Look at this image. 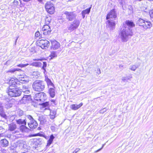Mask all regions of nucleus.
Segmentation results:
<instances>
[{
  "instance_id": "6e6d98bb",
  "label": "nucleus",
  "mask_w": 153,
  "mask_h": 153,
  "mask_svg": "<svg viewBox=\"0 0 153 153\" xmlns=\"http://www.w3.org/2000/svg\"><path fill=\"white\" fill-rule=\"evenodd\" d=\"M42 69L43 70V73L45 74V75H46L47 74V72L45 68H44V69Z\"/></svg>"
},
{
  "instance_id": "f257e3e1",
  "label": "nucleus",
  "mask_w": 153,
  "mask_h": 153,
  "mask_svg": "<svg viewBox=\"0 0 153 153\" xmlns=\"http://www.w3.org/2000/svg\"><path fill=\"white\" fill-rule=\"evenodd\" d=\"M117 17L116 11L114 9L110 10L106 16V19L108 26L110 27L115 26L116 25L115 22L113 21Z\"/></svg>"
},
{
  "instance_id": "de8ad7c7",
  "label": "nucleus",
  "mask_w": 153,
  "mask_h": 153,
  "mask_svg": "<svg viewBox=\"0 0 153 153\" xmlns=\"http://www.w3.org/2000/svg\"><path fill=\"white\" fill-rule=\"evenodd\" d=\"M137 68L136 66L133 65L132 66L131 68V69L133 71H134Z\"/></svg>"
},
{
  "instance_id": "1a4fd4ad",
  "label": "nucleus",
  "mask_w": 153,
  "mask_h": 153,
  "mask_svg": "<svg viewBox=\"0 0 153 153\" xmlns=\"http://www.w3.org/2000/svg\"><path fill=\"white\" fill-rule=\"evenodd\" d=\"M64 14L66 15L67 19L69 21H72L75 19L76 15L73 12H68L66 11Z\"/></svg>"
},
{
  "instance_id": "13d9d810",
  "label": "nucleus",
  "mask_w": 153,
  "mask_h": 153,
  "mask_svg": "<svg viewBox=\"0 0 153 153\" xmlns=\"http://www.w3.org/2000/svg\"><path fill=\"white\" fill-rule=\"evenodd\" d=\"M23 1H24V2H28V1H30L31 0H22Z\"/></svg>"
},
{
  "instance_id": "2eb2a0df",
  "label": "nucleus",
  "mask_w": 153,
  "mask_h": 153,
  "mask_svg": "<svg viewBox=\"0 0 153 153\" xmlns=\"http://www.w3.org/2000/svg\"><path fill=\"white\" fill-rule=\"evenodd\" d=\"M19 146H22V149H23V150L26 152L28 151V149H29V147L27 146V145L26 144V143L23 141H20L19 143Z\"/></svg>"
},
{
  "instance_id": "5701e85b",
  "label": "nucleus",
  "mask_w": 153,
  "mask_h": 153,
  "mask_svg": "<svg viewBox=\"0 0 153 153\" xmlns=\"http://www.w3.org/2000/svg\"><path fill=\"white\" fill-rule=\"evenodd\" d=\"M45 80L46 82L47 85L48 86H51L55 88L54 85L50 79H49L48 77H45Z\"/></svg>"
},
{
  "instance_id": "4be33fe9",
  "label": "nucleus",
  "mask_w": 153,
  "mask_h": 153,
  "mask_svg": "<svg viewBox=\"0 0 153 153\" xmlns=\"http://www.w3.org/2000/svg\"><path fill=\"white\" fill-rule=\"evenodd\" d=\"M16 115L19 117H21L25 114V112L20 109H18L16 110Z\"/></svg>"
},
{
  "instance_id": "5fc2aeb1",
  "label": "nucleus",
  "mask_w": 153,
  "mask_h": 153,
  "mask_svg": "<svg viewBox=\"0 0 153 153\" xmlns=\"http://www.w3.org/2000/svg\"><path fill=\"white\" fill-rule=\"evenodd\" d=\"M47 19L48 18H47V19H45V22L46 24H48L50 22V21L48 19V20Z\"/></svg>"
},
{
  "instance_id": "dca6fc26",
  "label": "nucleus",
  "mask_w": 153,
  "mask_h": 153,
  "mask_svg": "<svg viewBox=\"0 0 153 153\" xmlns=\"http://www.w3.org/2000/svg\"><path fill=\"white\" fill-rule=\"evenodd\" d=\"M1 145L3 147H6L8 146L9 142L6 139H4L0 140Z\"/></svg>"
},
{
  "instance_id": "09e8293b",
  "label": "nucleus",
  "mask_w": 153,
  "mask_h": 153,
  "mask_svg": "<svg viewBox=\"0 0 153 153\" xmlns=\"http://www.w3.org/2000/svg\"><path fill=\"white\" fill-rule=\"evenodd\" d=\"M101 73V71H100V69H97V74H100Z\"/></svg>"
},
{
  "instance_id": "9d476101",
  "label": "nucleus",
  "mask_w": 153,
  "mask_h": 153,
  "mask_svg": "<svg viewBox=\"0 0 153 153\" xmlns=\"http://www.w3.org/2000/svg\"><path fill=\"white\" fill-rule=\"evenodd\" d=\"M31 98L30 95H24L20 100L21 103L25 104L31 101Z\"/></svg>"
},
{
  "instance_id": "39448f33",
  "label": "nucleus",
  "mask_w": 153,
  "mask_h": 153,
  "mask_svg": "<svg viewBox=\"0 0 153 153\" xmlns=\"http://www.w3.org/2000/svg\"><path fill=\"white\" fill-rule=\"evenodd\" d=\"M7 92L9 96L14 97H19L22 93L21 90L17 88H8Z\"/></svg>"
},
{
  "instance_id": "473e14b6",
  "label": "nucleus",
  "mask_w": 153,
  "mask_h": 153,
  "mask_svg": "<svg viewBox=\"0 0 153 153\" xmlns=\"http://www.w3.org/2000/svg\"><path fill=\"white\" fill-rule=\"evenodd\" d=\"M2 98L4 100L5 104H8L10 100L8 98L7 96H4L2 97Z\"/></svg>"
},
{
  "instance_id": "c03bdc74",
  "label": "nucleus",
  "mask_w": 153,
  "mask_h": 153,
  "mask_svg": "<svg viewBox=\"0 0 153 153\" xmlns=\"http://www.w3.org/2000/svg\"><path fill=\"white\" fill-rule=\"evenodd\" d=\"M13 3L15 6H16L17 5H18L19 3V2L18 1L16 0H14L13 1Z\"/></svg>"
},
{
  "instance_id": "9b49d317",
  "label": "nucleus",
  "mask_w": 153,
  "mask_h": 153,
  "mask_svg": "<svg viewBox=\"0 0 153 153\" xmlns=\"http://www.w3.org/2000/svg\"><path fill=\"white\" fill-rule=\"evenodd\" d=\"M8 127L9 130L11 132L13 131L12 132L13 134L19 133L18 131L15 130L17 128V126L16 124L13 123L10 124L9 125Z\"/></svg>"
},
{
  "instance_id": "3c124183",
  "label": "nucleus",
  "mask_w": 153,
  "mask_h": 153,
  "mask_svg": "<svg viewBox=\"0 0 153 153\" xmlns=\"http://www.w3.org/2000/svg\"><path fill=\"white\" fill-rule=\"evenodd\" d=\"M82 105L83 103H81L79 104L78 105H77V109L80 108V107H81V106H82Z\"/></svg>"
},
{
  "instance_id": "69168bd1",
  "label": "nucleus",
  "mask_w": 153,
  "mask_h": 153,
  "mask_svg": "<svg viewBox=\"0 0 153 153\" xmlns=\"http://www.w3.org/2000/svg\"><path fill=\"white\" fill-rule=\"evenodd\" d=\"M149 1H153V0H149Z\"/></svg>"
},
{
  "instance_id": "e2e57ef3",
  "label": "nucleus",
  "mask_w": 153,
  "mask_h": 153,
  "mask_svg": "<svg viewBox=\"0 0 153 153\" xmlns=\"http://www.w3.org/2000/svg\"><path fill=\"white\" fill-rule=\"evenodd\" d=\"M33 60H34V61H35V60H39V59H34Z\"/></svg>"
},
{
  "instance_id": "412c9836",
  "label": "nucleus",
  "mask_w": 153,
  "mask_h": 153,
  "mask_svg": "<svg viewBox=\"0 0 153 153\" xmlns=\"http://www.w3.org/2000/svg\"><path fill=\"white\" fill-rule=\"evenodd\" d=\"M19 82L22 83H25L29 82L28 78L27 77H21L19 78Z\"/></svg>"
},
{
  "instance_id": "864d4df0",
  "label": "nucleus",
  "mask_w": 153,
  "mask_h": 153,
  "mask_svg": "<svg viewBox=\"0 0 153 153\" xmlns=\"http://www.w3.org/2000/svg\"><path fill=\"white\" fill-rule=\"evenodd\" d=\"M0 130H1V132H2L4 131L5 129L2 126H0Z\"/></svg>"
},
{
  "instance_id": "bf43d9fd",
  "label": "nucleus",
  "mask_w": 153,
  "mask_h": 153,
  "mask_svg": "<svg viewBox=\"0 0 153 153\" xmlns=\"http://www.w3.org/2000/svg\"><path fill=\"white\" fill-rule=\"evenodd\" d=\"M18 37L17 39H16V41H15V45H16V42H17V40L18 39Z\"/></svg>"
},
{
  "instance_id": "c9c22d12",
  "label": "nucleus",
  "mask_w": 153,
  "mask_h": 153,
  "mask_svg": "<svg viewBox=\"0 0 153 153\" xmlns=\"http://www.w3.org/2000/svg\"><path fill=\"white\" fill-rule=\"evenodd\" d=\"M51 30L50 26L47 24H46L44 26V27L42 28V30Z\"/></svg>"
},
{
  "instance_id": "aec40b11",
  "label": "nucleus",
  "mask_w": 153,
  "mask_h": 153,
  "mask_svg": "<svg viewBox=\"0 0 153 153\" xmlns=\"http://www.w3.org/2000/svg\"><path fill=\"white\" fill-rule=\"evenodd\" d=\"M55 137L53 134H51L50 135L49 139L47 141L46 147H49L50 145L52 143Z\"/></svg>"
},
{
  "instance_id": "f3484780",
  "label": "nucleus",
  "mask_w": 153,
  "mask_h": 153,
  "mask_svg": "<svg viewBox=\"0 0 153 153\" xmlns=\"http://www.w3.org/2000/svg\"><path fill=\"white\" fill-rule=\"evenodd\" d=\"M48 93L50 97L52 98L54 97L55 95V88L53 87L50 88L48 91Z\"/></svg>"
},
{
  "instance_id": "ddd939ff",
  "label": "nucleus",
  "mask_w": 153,
  "mask_h": 153,
  "mask_svg": "<svg viewBox=\"0 0 153 153\" xmlns=\"http://www.w3.org/2000/svg\"><path fill=\"white\" fill-rule=\"evenodd\" d=\"M29 127L33 129L36 127L38 125V123L35 120L31 122H28Z\"/></svg>"
},
{
  "instance_id": "774afa93",
  "label": "nucleus",
  "mask_w": 153,
  "mask_h": 153,
  "mask_svg": "<svg viewBox=\"0 0 153 153\" xmlns=\"http://www.w3.org/2000/svg\"><path fill=\"white\" fill-rule=\"evenodd\" d=\"M48 153H50V152H48Z\"/></svg>"
},
{
  "instance_id": "423d86ee",
  "label": "nucleus",
  "mask_w": 153,
  "mask_h": 153,
  "mask_svg": "<svg viewBox=\"0 0 153 153\" xmlns=\"http://www.w3.org/2000/svg\"><path fill=\"white\" fill-rule=\"evenodd\" d=\"M34 99L38 101L43 102L46 99V95L44 92H41L36 94L34 96Z\"/></svg>"
},
{
  "instance_id": "0eeeda50",
  "label": "nucleus",
  "mask_w": 153,
  "mask_h": 153,
  "mask_svg": "<svg viewBox=\"0 0 153 153\" xmlns=\"http://www.w3.org/2000/svg\"><path fill=\"white\" fill-rule=\"evenodd\" d=\"M45 7L47 11L49 14H52L54 12V7L53 4H52L51 2H47Z\"/></svg>"
},
{
  "instance_id": "393cba45",
  "label": "nucleus",
  "mask_w": 153,
  "mask_h": 153,
  "mask_svg": "<svg viewBox=\"0 0 153 153\" xmlns=\"http://www.w3.org/2000/svg\"><path fill=\"white\" fill-rule=\"evenodd\" d=\"M125 23L127 26L130 27H134L135 26L134 22L131 21L127 20L126 21Z\"/></svg>"
},
{
  "instance_id": "79ce46f5",
  "label": "nucleus",
  "mask_w": 153,
  "mask_h": 153,
  "mask_svg": "<svg viewBox=\"0 0 153 153\" xmlns=\"http://www.w3.org/2000/svg\"><path fill=\"white\" fill-rule=\"evenodd\" d=\"M71 107L72 109L74 110H76V106L74 104H73L71 105Z\"/></svg>"
},
{
  "instance_id": "e433bc0d",
  "label": "nucleus",
  "mask_w": 153,
  "mask_h": 153,
  "mask_svg": "<svg viewBox=\"0 0 153 153\" xmlns=\"http://www.w3.org/2000/svg\"><path fill=\"white\" fill-rule=\"evenodd\" d=\"M26 117H27V118L28 120H30L29 122H32V121L34 120V119L33 118V117L30 115H27L26 116Z\"/></svg>"
},
{
  "instance_id": "6ab92c4d",
  "label": "nucleus",
  "mask_w": 153,
  "mask_h": 153,
  "mask_svg": "<svg viewBox=\"0 0 153 153\" xmlns=\"http://www.w3.org/2000/svg\"><path fill=\"white\" fill-rule=\"evenodd\" d=\"M16 122L18 124L26 125L27 123V120L26 119H19L16 120Z\"/></svg>"
},
{
  "instance_id": "cd10ccee",
  "label": "nucleus",
  "mask_w": 153,
  "mask_h": 153,
  "mask_svg": "<svg viewBox=\"0 0 153 153\" xmlns=\"http://www.w3.org/2000/svg\"><path fill=\"white\" fill-rule=\"evenodd\" d=\"M18 84H19V82H12L11 84H9L10 86L8 88H16Z\"/></svg>"
},
{
  "instance_id": "603ef678",
  "label": "nucleus",
  "mask_w": 153,
  "mask_h": 153,
  "mask_svg": "<svg viewBox=\"0 0 153 153\" xmlns=\"http://www.w3.org/2000/svg\"><path fill=\"white\" fill-rule=\"evenodd\" d=\"M23 91L24 92L25 94H29L30 92V91L29 90L27 89H26L25 91Z\"/></svg>"
},
{
  "instance_id": "338daca9",
  "label": "nucleus",
  "mask_w": 153,
  "mask_h": 153,
  "mask_svg": "<svg viewBox=\"0 0 153 153\" xmlns=\"http://www.w3.org/2000/svg\"><path fill=\"white\" fill-rule=\"evenodd\" d=\"M52 0V1H55V0Z\"/></svg>"
},
{
  "instance_id": "7c9ffc66",
  "label": "nucleus",
  "mask_w": 153,
  "mask_h": 153,
  "mask_svg": "<svg viewBox=\"0 0 153 153\" xmlns=\"http://www.w3.org/2000/svg\"><path fill=\"white\" fill-rule=\"evenodd\" d=\"M21 70L19 68H12L10 69L7 72H10L12 73H14L16 71H21Z\"/></svg>"
},
{
  "instance_id": "58836bf2",
  "label": "nucleus",
  "mask_w": 153,
  "mask_h": 153,
  "mask_svg": "<svg viewBox=\"0 0 153 153\" xmlns=\"http://www.w3.org/2000/svg\"><path fill=\"white\" fill-rule=\"evenodd\" d=\"M149 13L150 17L153 18V9L150 10Z\"/></svg>"
},
{
  "instance_id": "b1692460",
  "label": "nucleus",
  "mask_w": 153,
  "mask_h": 153,
  "mask_svg": "<svg viewBox=\"0 0 153 153\" xmlns=\"http://www.w3.org/2000/svg\"><path fill=\"white\" fill-rule=\"evenodd\" d=\"M76 20H74V23L71 24L69 27V30L71 31H72L76 29Z\"/></svg>"
},
{
  "instance_id": "37998d69",
  "label": "nucleus",
  "mask_w": 153,
  "mask_h": 153,
  "mask_svg": "<svg viewBox=\"0 0 153 153\" xmlns=\"http://www.w3.org/2000/svg\"><path fill=\"white\" fill-rule=\"evenodd\" d=\"M35 36L36 37H39V38L41 36H40V33L39 32H37L35 34Z\"/></svg>"
},
{
  "instance_id": "0e129e2a",
  "label": "nucleus",
  "mask_w": 153,
  "mask_h": 153,
  "mask_svg": "<svg viewBox=\"0 0 153 153\" xmlns=\"http://www.w3.org/2000/svg\"><path fill=\"white\" fill-rule=\"evenodd\" d=\"M142 0H137V1H142Z\"/></svg>"
},
{
  "instance_id": "a211bd4d",
  "label": "nucleus",
  "mask_w": 153,
  "mask_h": 153,
  "mask_svg": "<svg viewBox=\"0 0 153 153\" xmlns=\"http://www.w3.org/2000/svg\"><path fill=\"white\" fill-rule=\"evenodd\" d=\"M38 120L40 122V124H44L46 121L45 116L43 115H41L39 117Z\"/></svg>"
},
{
  "instance_id": "c85d7f7f",
  "label": "nucleus",
  "mask_w": 153,
  "mask_h": 153,
  "mask_svg": "<svg viewBox=\"0 0 153 153\" xmlns=\"http://www.w3.org/2000/svg\"><path fill=\"white\" fill-rule=\"evenodd\" d=\"M25 125H22L19 127L20 130L22 132L26 131L28 129Z\"/></svg>"
},
{
  "instance_id": "a18cd8bd",
  "label": "nucleus",
  "mask_w": 153,
  "mask_h": 153,
  "mask_svg": "<svg viewBox=\"0 0 153 153\" xmlns=\"http://www.w3.org/2000/svg\"><path fill=\"white\" fill-rule=\"evenodd\" d=\"M43 65L42 68V69H44V68H45L47 66V63L46 62H43Z\"/></svg>"
},
{
  "instance_id": "20e7f679",
  "label": "nucleus",
  "mask_w": 153,
  "mask_h": 153,
  "mask_svg": "<svg viewBox=\"0 0 153 153\" xmlns=\"http://www.w3.org/2000/svg\"><path fill=\"white\" fill-rule=\"evenodd\" d=\"M119 35L120 36L122 41L125 42L127 41L129 36L132 35L133 33L131 30L126 28V27L125 29L121 30Z\"/></svg>"
},
{
  "instance_id": "6e6552de",
  "label": "nucleus",
  "mask_w": 153,
  "mask_h": 153,
  "mask_svg": "<svg viewBox=\"0 0 153 153\" xmlns=\"http://www.w3.org/2000/svg\"><path fill=\"white\" fill-rule=\"evenodd\" d=\"M49 42L46 40H41L39 41L38 45L43 49H46L49 46Z\"/></svg>"
},
{
  "instance_id": "8fccbe9b",
  "label": "nucleus",
  "mask_w": 153,
  "mask_h": 153,
  "mask_svg": "<svg viewBox=\"0 0 153 153\" xmlns=\"http://www.w3.org/2000/svg\"><path fill=\"white\" fill-rule=\"evenodd\" d=\"M103 146H104V145H103L102 146V147H101V148H100V149H97V150H96V151H95L94 152H99V151H100V150H101V149H102L103 148Z\"/></svg>"
},
{
  "instance_id": "72a5a7b5",
  "label": "nucleus",
  "mask_w": 153,
  "mask_h": 153,
  "mask_svg": "<svg viewBox=\"0 0 153 153\" xmlns=\"http://www.w3.org/2000/svg\"><path fill=\"white\" fill-rule=\"evenodd\" d=\"M43 32V34L45 35H48L51 32V30H42Z\"/></svg>"
},
{
  "instance_id": "4468645a",
  "label": "nucleus",
  "mask_w": 153,
  "mask_h": 153,
  "mask_svg": "<svg viewBox=\"0 0 153 153\" xmlns=\"http://www.w3.org/2000/svg\"><path fill=\"white\" fill-rule=\"evenodd\" d=\"M52 48L54 50L57 49L60 47L59 43L56 40H53L51 42Z\"/></svg>"
},
{
  "instance_id": "052dcab7",
  "label": "nucleus",
  "mask_w": 153,
  "mask_h": 153,
  "mask_svg": "<svg viewBox=\"0 0 153 153\" xmlns=\"http://www.w3.org/2000/svg\"><path fill=\"white\" fill-rule=\"evenodd\" d=\"M73 153H76V150L74 151Z\"/></svg>"
},
{
  "instance_id": "49530a36",
  "label": "nucleus",
  "mask_w": 153,
  "mask_h": 153,
  "mask_svg": "<svg viewBox=\"0 0 153 153\" xmlns=\"http://www.w3.org/2000/svg\"><path fill=\"white\" fill-rule=\"evenodd\" d=\"M22 89L23 91H24V90H26V89H28L27 86H25V85H23L22 86Z\"/></svg>"
},
{
  "instance_id": "f704fd0d",
  "label": "nucleus",
  "mask_w": 153,
  "mask_h": 153,
  "mask_svg": "<svg viewBox=\"0 0 153 153\" xmlns=\"http://www.w3.org/2000/svg\"><path fill=\"white\" fill-rule=\"evenodd\" d=\"M18 82V80L16 78H12L9 81V84H11V83L13 82Z\"/></svg>"
},
{
  "instance_id": "c756f323",
  "label": "nucleus",
  "mask_w": 153,
  "mask_h": 153,
  "mask_svg": "<svg viewBox=\"0 0 153 153\" xmlns=\"http://www.w3.org/2000/svg\"><path fill=\"white\" fill-rule=\"evenodd\" d=\"M56 114V112L55 111L51 110L50 113V118L51 119H53L55 117V115Z\"/></svg>"
},
{
  "instance_id": "680f3d73",
  "label": "nucleus",
  "mask_w": 153,
  "mask_h": 153,
  "mask_svg": "<svg viewBox=\"0 0 153 153\" xmlns=\"http://www.w3.org/2000/svg\"><path fill=\"white\" fill-rule=\"evenodd\" d=\"M38 129L39 130H40L41 129V128H40V127H39L38 128Z\"/></svg>"
},
{
  "instance_id": "bb28decb",
  "label": "nucleus",
  "mask_w": 153,
  "mask_h": 153,
  "mask_svg": "<svg viewBox=\"0 0 153 153\" xmlns=\"http://www.w3.org/2000/svg\"><path fill=\"white\" fill-rule=\"evenodd\" d=\"M42 65L41 62H33L30 65L36 67H40Z\"/></svg>"
},
{
  "instance_id": "f03ea898",
  "label": "nucleus",
  "mask_w": 153,
  "mask_h": 153,
  "mask_svg": "<svg viewBox=\"0 0 153 153\" xmlns=\"http://www.w3.org/2000/svg\"><path fill=\"white\" fill-rule=\"evenodd\" d=\"M136 24L145 30L150 29L152 27V24L151 21L141 18L138 19Z\"/></svg>"
},
{
  "instance_id": "2f4dec72",
  "label": "nucleus",
  "mask_w": 153,
  "mask_h": 153,
  "mask_svg": "<svg viewBox=\"0 0 153 153\" xmlns=\"http://www.w3.org/2000/svg\"><path fill=\"white\" fill-rule=\"evenodd\" d=\"M50 56L51 57V58L52 59L54 57H55L57 56V54L56 53V52L55 51H52Z\"/></svg>"
},
{
  "instance_id": "a878e982",
  "label": "nucleus",
  "mask_w": 153,
  "mask_h": 153,
  "mask_svg": "<svg viewBox=\"0 0 153 153\" xmlns=\"http://www.w3.org/2000/svg\"><path fill=\"white\" fill-rule=\"evenodd\" d=\"M91 8V7H89L88 9H87L85 10H84L82 11V16H83V18L85 17V15L86 14H88L90 13Z\"/></svg>"
},
{
  "instance_id": "f8f14e48",
  "label": "nucleus",
  "mask_w": 153,
  "mask_h": 153,
  "mask_svg": "<svg viewBox=\"0 0 153 153\" xmlns=\"http://www.w3.org/2000/svg\"><path fill=\"white\" fill-rule=\"evenodd\" d=\"M4 104V103H0V116L4 120H6L7 116L4 111L3 108Z\"/></svg>"
},
{
  "instance_id": "4c0bfd02",
  "label": "nucleus",
  "mask_w": 153,
  "mask_h": 153,
  "mask_svg": "<svg viewBox=\"0 0 153 153\" xmlns=\"http://www.w3.org/2000/svg\"><path fill=\"white\" fill-rule=\"evenodd\" d=\"M51 130L53 132H55L56 131V128L54 126H52L51 127Z\"/></svg>"
},
{
  "instance_id": "7ed1b4c3",
  "label": "nucleus",
  "mask_w": 153,
  "mask_h": 153,
  "mask_svg": "<svg viewBox=\"0 0 153 153\" xmlns=\"http://www.w3.org/2000/svg\"><path fill=\"white\" fill-rule=\"evenodd\" d=\"M45 85V83L43 81L37 80L33 82L32 87L35 91L40 92L44 89Z\"/></svg>"
},
{
  "instance_id": "4d7b16f0",
  "label": "nucleus",
  "mask_w": 153,
  "mask_h": 153,
  "mask_svg": "<svg viewBox=\"0 0 153 153\" xmlns=\"http://www.w3.org/2000/svg\"><path fill=\"white\" fill-rule=\"evenodd\" d=\"M51 101L53 102V103L54 104H55V103H56V102H55V100H51Z\"/></svg>"
},
{
  "instance_id": "a19ab883",
  "label": "nucleus",
  "mask_w": 153,
  "mask_h": 153,
  "mask_svg": "<svg viewBox=\"0 0 153 153\" xmlns=\"http://www.w3.org/2000/svg\"><path fill=\"white\" fill-rule=\"evenodd\" d=\"M27 65L26 64H20L17 65V66L22 68L25 67Z\"/></svg>"
},
{
  "instance_id": "ea45409f",
  "label": "nucleus",
  "mask_w": 153,
  "mask_h": 153,
  "mask_svg": "<svg viewBox=\"0 0 153 153\" xmlns=\"http://www.w3.org/2000/svg\"><path fill=\"white\" fill-rule=\"evenodd\" d=\"M49 105L48 102H46L42 103V105L43 107H46L48 106Z\"/></svg>"
}]
</instances>
